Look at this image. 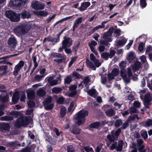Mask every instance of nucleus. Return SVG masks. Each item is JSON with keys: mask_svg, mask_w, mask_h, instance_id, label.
Listing matches in <instances>:
<instances>
[{"mask_svg": "<svg viewBox=\"0 0 152 152\" xmlns=\"http://www.w3.org/2000/svg\"><path fill=\"white\" fill-rule=\"evenodd\" d=\"M29 30V27L27 25L22 24L15 28L14 31L16 35H23L27 33Z\"/></svg>", "mask_w": 152, "mask_h": 152, "instance_id": "1", "label": "nucleus"}, {"mask_svg": "<svg viewBox=\"0 0 152 152\" xmlns=\"http://www.w3.org/2000/svg\"><path fill=\"white\" fill-rule=\"evenodd\" d=\"M88 114L87 110H80L77 114L75 119L77 120V123L79 126L83 124L86 120L85 117L87 116Z\"/></svg>", "mask_w": 152, "mask_h": 152, "instance_id": "2", "label": "nucleus"}, {"mask_svg": "<svg viewBox=\"0 0 152 152\" xmlns=\"http://www.w3.org/2000/svg\"><path fill=\"white\" fill-rule=\"evenodd\" d=\"M6 16L12 22H18L20 20V15L12 10H7L5 13Z\"/></svg>", "mask_w": 152, "mask_h": 152, "instance_id": "3", "label": "nucleus"}, {"mask_svg": "<svg viewBox=\"0 0 152 152\" xmlns=\"http://www.w3.org/2000/svg\"><path fill=\"white\" fill-rule=\"evenodd\" d=\"M31 7L32 8L35 10H43L45 7V5L44 3L37 1H33L31 3Z\"/></svg>", "mask_w": 152, "mask_h": 152, "instance_id": "4", "label": "nucleus"}, {"mask_svg": "<svg viewBox=\"0 0 152 152\" xmlns=\"http://www.w3.org/2000/svg\"><path fill=\"white\" fill-rule=\"evenodd\" d=\"M143 104L144 107L149 109L151 105V102L152 100V97L150 93H146L144 96Z\"/></svg>", "mask_w": 152, "mask_h": 152, "instance_id": "5", "label": "nucleus"}, {"mask_svg": "<svg viewBox=\"0 0 152 152\" xmlns=\"http://www.w3.org/2000/svg\"><path fill=\"white\" fill-rule=\"evenodd\" d=\"M28 0H11L9 5L12 7H19L21 5L23 6Z\"/></svg>", "mask_w": 152, "mask_h": 152, "instance_id": "6", "label": "nucleus"}, {"mask_svg": "<svg viewBox=\"0 0 152 152\" xmlns=\"http://www.w3.org/2000/svg\"><path fill=\"white\" fill-rule=\"evenodd\" d=\"M63 39L62 44L65 48L70 47L72 45L73 41L71 38L65 36L64 37Z\"/></svg>", "mask_w": 152, "mask_h": 152, "instance_id": "7", "label": "nucleus"}, {"mask_svg": "<svg viewBox=\"0 0 152 152\" xmlns=\"http://www.w3.org/2000/svg\"><path fill=\"white\" fill-rule=\"evenodd\" d=\"M106 21L102 22V25H98L94 27L91 30L90 32H88L86 34V35L88 37L90 36L91 34L94 33L96 31L98 30L99 28H104L105 25L104 24L106 23Z\"/></svg>", "mask_w": 152, "mask_h": 152, "instance_id": "8", "label": "nucleus"}, {"mask_svg": "<svg viewBox=\"0 0 152 152\" xmlns=\"http://www.w3.org/2000/svg\"><path fill=\"white\" fill-rule=\"evenodd\" d=\"M17 42L18 41L16 39L14 36H12L9 39L8 43L12 47L14 48L16 46Z\"/></svg>", "mask_w": 152, "mask_h": 152, "instance_id": "9", "label": "nucleus"}, {"mask_svg": "<svg viewBox=\"0 0 152 152\" xmlns=\"http://www.w3.org/2000/svg\"><path fill=\"white\" fill-rule=\"evenodd\" d=\"M90 5V3L89 2H83L81 3V6L78 8V10L81 12H83L86 10Z\"/></svg>", "mask_w": 152, "mask_h": 152, "instance_id": "10", "label": "nucleus"}, {"mask_svg": "<svg viewBox=\"0 0 152 152\" xmlns=\"http://www.w3.org/2000/svg\"><path fill=\"white\" fill-rule=\"evenodd\" d=\"M23 121V124L24 126H26L28 125L31 122V117L28 116L21 117Z\"/></svg>", "mask_w": 152, "mask_h": 152, "instance_id": "11", "label": "nucleus"}, {"mask_svg": "<svg viewBox=\"0 0 152 152\" xmlns=\"http://www.w3.org/2000/svg\"><path fill=\"white\" fill-rule=\"evenodd\" d=\"M21 117L18 118L14 123L15 127L19 128L21 126H24L23 124V121Z\"/></svg>", "mask_w": 152, "mask_h": 152, "instance_id": "12", "label": "nucleus"}, {"mask_svg": "<svg viewBox=\"0 0 152 152\" xmlns=\"http://www.w3.org/2000/svg\"><path fill=\"white\" fill-rule=\"evenodd\" d=\"M70 130L72 133L74 134H78L80 133L81 129L79 127L74 126L70 128Z\"/></svg>", "mask_w": 152, "mask_h": 152, "instance_id": "13", "label": "nucleus"}, {"mask_svg": "<svg viewBox=\"0 0 152 152\" xmlns=\"http://www.w3.org/2000/svg\"><path fill=\"white\" fill-rule=\"evenodd\" d=\"M141 64L140 62L136 61L135 62L134 64L132 66V69L134 72L137 71L141 67Z\"/></svg>", "mask_w": 152, "mask_h": 152, "instance_id": "14", "label": "nucleus"}, {"mask_svg": "<svg viewBox=\"0 0 152 152\" xmlns=\"http://www.w3.org/2000/svg\"><path fill=\"white\" fill-rule=\"evenodd\" d=\"M19 93L18 91L15 92L12 97V101L15 103H17L20 99Z\"/></svg>", "mask_w": 152, "mask_h": 152, "instance_id": "15", "label": "nucleus"}, {"mask_svg": "<svg viewBox=\"0 0 152 152\" xmlns=\"http://www.w3.org/2000/svg\"><path fill=\"white\" fill-rule=\"evenodd\" d=\"M119 66L121 69V74H124V73L126 72L125 68L126 66V64L124 61H122L119 64Z\"/></svg>", "mask_w": 152, "mask_h": 152, "instance_id": "16", "label": "nucleus"}, {"mask_svg": "<svg viewBox=\"0 0 152 152\" xmlns=\"http://www.w3.org/2000/svg\"><path fill=\"white\" fill-rule=\"evenodd\" d=\"M134 53V52H130L129 53L127 59L130 63L134 62L135 61V56Z\"/></svg>", "mask_w": 152, "mask_h": 152, "instance_id": "17", "label": "nucleus"}, {"mask_svg": "<svg viewBox=\"0 0 152 152\" xmlns=\"http://www.w3.org/2000/svg\"><path fill=\"white\" fill-rule=\"evenodd\" d=\"M20 15L21 17L23 18H29L31 17V14L28 12L26 11H23L21 14H19L18 15Z\"/></svg>", "mask_w": 152, "mask_h": 152, "instance_id": "18", "label": "nucleus"}, {"mask_svg": "<svg viewBox=\"0 0 152 152\" xmlns=\"http://www.w3.org/2000/svg\"><path fill=\"white\" fill-rule=\"evenodd\" d=\"M127 42V40L124 37L123 39L119 40L116 43V45L117 46H124Z\"/></svg>", "mask_w": 152, "mask_h": 152, "instance_id": "19", "label": "nucleus"}, {"mask_svg": "<svg viewBox=\"0 0 152 152\" xmlns=\"http://www.w3.org/2000/svg\"><path fill=\"white\" fill-rule=\"evenodd\" d=\"M66 109L65 106L62 105L60 109V117H64L66 115Z\"/></svg>", "mask_w": 152, "mask_h": 152, "instance_id": "20", "label": "nucleus"}, {"mask_svg": "<svg viewBox=\"0 0 152 152\" xmlns=\"http://www.w3.org/2000/svg\"><path fill=\"white\" fill-rule=\"evenodd\" d=\"M105 113L107 116L112 117L115 114V112L113 108H111L106 110Z\"/></svg>", "mask_w": 152, "mask_h": 152, "instance_id": "21", "label": "nucleus"}, {"mask_svg": "<svg viewBox=\"0 0 152 152\" xmlns=\"http://www.w3.org/2000/svg\"><path fill=\"white\" fill-rule=\"evenodd\" d=\"M100 126V123L99 122H96L91 124L89 126V127L91 128L99 129Z\"/></svg>", "mask_w": 152, "mask_h": 152, "instance_id": "22", "label": "nucleus"}, {"mask_svg": "<svg viewBox=\"0 0 152 152\" xmlns=\"http://www.w3.org/2000/svg\"><path fill=\"white\" fill-rule=\"evenodd\" d=\"M107 138L109 140V141L110 142H113L115 140H117L118 139L115 137V134L111 135L108 134L107 135Z\"/></svg>", "mask_w": 152, "mask_h": 152, "instance_id": "23", "label": "nucleus"}, {"mask_svg": "<svg viewBox=\"0 0 152 152\" xmlns=\"http://www.w3.org/2000/svg\"><path fill=\"white\" fill-rule=\"evenodd\" d=\"M46 94V92L45 90L41 89L39 90L37 92V96L40 97H43Z\"/></svg>", "mask_w": 152, "mask_h": 152, "instance_id": "24", "label": "nucleus"}, {"mask_svg": "<svg viewBox=\"0 0 152 152\" xmlns=\"http://www.w3.org/2000/svg\"><path fill=\"white\" fill-rule=\"evenodd\" d=\"M1 128L4 131H9L10 129V124L7 123H4L1 125Z\"/></svg>", "mask_w": 152, "mask_h": 152, "instance_id": "25", "label": "nucleus"}, {"mask_svg": "<svg viewBox=\"0 0 152 152\" xmlns=\"http://www.w3.org/2000/svg\"><path fill=\"white\" fill-rule=\"evenodd\" d=\"M9 96L6 95L5 96H2L1 94L0 95V100L3 102H7L8 101L9 99Z\"/></svg>", "mask_w": 152, "mask_h": 152, "instance_id": "26", "label": "nucleus"}, {"mask_svg": "<svg viewBox=\"0 0 152 152\" xmlns=\"http://www.w3.org/2000/svg\"><path fill=\"white\" fill-rule=\"evenodd\" d=\"M73 78L72 75H69L67 76L64 79V83L65 84H69L72 81V78Z\"/></svg>", "mask_w": 152, "mask_h": 152, "instance_id": "27", "label": "nucleus"}, {"mask_svg": "<svg viewBox=\"0 0 152 152\" xmlns=\"http://www.w3.org/2000/svg\"><path fill=\"white\" fill-rule=\"evenodd\" d=\"M72 78L75 77L76 79H80L81 78L82 75L77 72L74 71L70 74Z\"/></svg>", "mask_w": 152, "mask_h": 152, "instance_id": "28", "label": "nucleus"}, {"mask_svg": "<svg viewBox=\"0 0 152 152\" xmlns=\"http://www.w3.org/2000/svg\"><path fill=\"white\" fill-rule=\"evenodd\" d=\"M36 14L41 16H46L48 14V12L45 11L44 10L36 12Z\"/></svg>", "mask_w": 152, "mask_h": 152, "instance_id": "29", "label": "nucleus"}, {"mask_svg": "<svg viewBox=\"0 0 152 152\" xmlns=\"http://www.w3.org/2000/svg\"><path fill=\"white\" fill-rule=\"evenodd\" d=\"M21 68L18 65H16L14 68V71L13 72V75L15 76H17Z\"/></svg>", "mask_w": 152, "mask_h": 152, "instance_id": "30", "label": "nucleus"}, {"mask_svg": "<svg viewBox=\"0 0 152 152\" xmlns=\"http://www.w3.org/2000/svg\"><path fill=\"white\" fill-rule=\"evenodd\" d=\"M124 75L121 74V77L123 78V79L124 80L125 82L126 83H129L130 82V79L129 78V77H127V74L126 73V72L124 73Z\"/></svg>", "mask_w": 152, "mask_h": 152, "instance_id": "31", "label": "nucleus"}, {"mask_svg": "<svg viewBox=\"0 0 152 152\" xmlns=\"http://www.w3.org/2000/svg\"><path fill=\"white\" fill-rule=\"evenodd\" d=\"M86 62L88 66L92 70H96V68L95 66L89 60H87Z\"/></svg>", "mask_w": 152, "mask_h": 152, "instance_id": "32", "label": "nucleus"}, {"mask_svg": "<svg viewBox=\"0 0 152 152\" xmlns=\"http://www.w3.org/2000/svg\"><path fill=\"white\" fill-rule=\"evenodd\" d=\"M67 152H75V149L72 145H68L67 147Z\"/></svg>", "mask_w": 152, "mask_h": 152, "instance_id": "33", "label": "nucleus"}, {"mask_svg": "<svg viewBox=\"0 0 152 152\" xmlns=\"http://www.w3.org/2000/svg\"><path fill=\"white\" fill-rule=\"evenodd\" d=\"M122 124V120L121 119H118L115 121L114 125L116 128H118Z\"/></svg>", "mask_w": 152, "mask_h": 152, "instance_id": "34", "label": "nucleus"}, {"mask_svg": "<svg viewBox=\"0 0 152 152\" xmlns=\"http://www.w3.org/2000/svg\"><path fill=\"white\" fill-rule=\"evenodd\" d=\"M10 114L11 115L15 116V118H17L20 115V113L16 111H12L10 113Z\"/></svg>", "mask_w": 152, "mask_h": 152, "instance_id": "35", "label": "nucleus"}, {"mask_svg": "<svg viewBox=\"0 0 152 152\" xmlns=\"http://www.w3.org/2000/svg\"><path fill=\"white\" fill-rule=\"evenodd\" d=\"M62 90V89L61 88L54 87L52 89V92L55 94H58L60 93Z\"/></svg>", "mask_w": 152, "mask_h": 152, "instance_id": "36", "label": "nucleus"}, {"mask_svg": "<svg viewBox=\"0 0 152 152\" xmlns=\"http://www.w3.org/2000/svg\"><path fill=\"white\" fill-rule=\"evenodd\" d=\"M96 91V90L95 89L92 88L89 90L88 91L87 93L90 96H93L95 95Z\"/></svg>", "mask_w": 152, "mask_h": 152, "instance_id": "37", "label": "nucleus"}, {"mask_svg": "<svg viewBox=\"0 0 152 152\" xmlns=\"http://www.w3.org/2000/svg\"><path fill=\"white\" fill-rule=\"evenodd\" d=\"M111 73L115 76H117L119 74V70L117 68L113 69L111 72Z\"/></svg>", "mask_w": 152, "mask_h": 152, "instance_id": "38", "label": "nucleus"}, {"mask_svg": "<svg viewBox=\"0 0 152 152\" xmlns=\"http://www.w3.org/2000/svg\"><path fill=\"white\" fill-rule=\"evenodd\" d=\"M72 16H70L66 17L62 19H61L57 21L55 24L54 25H56L58 24L59 23H62L63 21L72 18Z\"/></svg>", "mask_w": 152, "mask_h": 152, "instance_id": "39", "label": "nucleus"}, {"mask_svg": "<svg viewBox=\"0 0 152 152\" xmlns=\"http://www.w3.org/2000/svg\"><path fill=\"white\" fill-rule=\"evenodd\" d=\"M152 126V120L148 119L145 122L144 126L145 127H150Z\"/></svg>", "mask_w": 152, "mask_h": 152, "instance_id": "40", "label": "nucleus"}, {"mask_svg": "<svg viewBox=\"0 0 152 152\" xmlns=\"http://www.w3.org/2000/svg\"><path fill=\"white\" fill-rule=\"evenodd\" d=\"M65 99L62 96L59 97L57 100L56 102L58 104H63L64 101Z\"/></svg>", "mask_w": 152, "mask_h": 152, "instance_id": "41", "label": "nucleus"}, {"mask_svg": "<svg viewBox=\"0 0 152 152\" xmlns=\"http://www.w3.org/2000/svg\"><path fill=\"white\" fill-rule=\"evenodd\" d=\"M109 53L107 52H103L101 55L102 58H104L105 60L108 59V57H109Z\"/></svg>", "mask_w": 152, "mask_h": 152, "instance_id": "42", "label": "nucleus"}, {"mask_svg": "<svg viewBox=\"0 0 152 152\" xmlns=\"http://www.w3.org/2000/svg\"><path fill=\"white\" fill-rule=\"evenodd\" d=\"M51 56L54 57L58 58H61L63 57V55L62 54L57 53H53L51 54Z\"/></svg>", "mask_w": 152, "mask_h": 152, "instance_id": "43", "label": "nucleus"}, {"mask_svg": "<svg viewBox=\"0 0 152 152\" xmlns=\"http://www.w3.org/2000/svg\"><path fill=\"white\" fill-rule=\"evenodd\" d=\"M145 44L143 42H141L139 44L138 50L140 52H142L143 50Z\"/></svg>", "mask_w": 152, "mask_h": 152, "instance_id": "44", "label": "nucleus"}, {"mask_svg": "<svg viewBox=\"0 0 152 152\" xmlns=\"http://www.w3.org/2000/svg\"><path fill=\"white\" fill-rule=\"evenodd\" d=\"M14 117L11 116H6L2 117V120L3 121H12Z\"/></svg>", "mask_w": 152, "mask_h": 152, "instance_id": "45", "label": "nucleus"}, {"mask_svg": "<svg viewBox=\"0 0 152 152\" xmlns=\"http://www.w3.org/2000/svg\"><path fill=\"white\" fill-rule=\"evenodd\" d=\"M54 106V104L50 103L45 106V109L46 110H51L53 109Z\"/></svg>", "mask_w": 152, "mask_h": 152, "instance_id": "46", "label": "nucleus"}, {"mask_svg": "<svg viewBox=\"0 0 152 152\" xmlns=\"http://www.w3.org/2000/svg\"><path fill=\"white\" fill-rule=\"evenodd\" d=\"M52 98L51 96L47 97L45 100V105L50 103L52 100Z\"/></svg>", "mask_w": 152, "mask_h": 152, "instance_id": "47", "label": "nucleus"}, {"mask_svg": "<svg viewBox=\"0 0 152 152\" xmlns=\"http://www.w3.org/2000/svg\"><path fill=\"white\" fill-rule=\"evenodd\" d=\"M44 76L45 75H37L35 76L34 78L36 80H37L38 82H39Z\"/></svg>", "mask_w": 152, "mask_h": 152, "instance_id": "48", "label": "nucleus"}, {"mask_svg": "<svg viewBox=\"0 0 152 152\" xmlns=\"http://www.w3.org/2000/svg\"><path fill=\"white\" fill-rule=\"evenodd\" d=\"M121 128H120L115 131V137L116 138H118L119 136L121 134Z\"/></svg>", "mask_w": 152, "mask_h": 152, "instance_id": "49", "label": "nucleus"}, {"mask_svg": "<svg viewBox=\"0 0 152 152\" xmlns=\"http://www.w3.org/2000/svg\"><path fill=\"white\" fill-rule=\"evenodd\" d=\"M28 104L30 108H32L35 106V103L34 101L31 100L28 102Z\"/></svg>", "mask_w": 152, "mask_h": 152, "instance_id": "50", "label": "nucleus"}, {"mask_svg": "<svg viewBox=\"0 0 152 152\" xmlns=\"http://www.w3.org/2000/svg\"><path fill=\"white\" fill-rule=\"evenodd\" d=\"M58 36L56 38L52 37V42H54V43H56L60 41V34H58Z\"/></svg>", "mask_w": 152, "mask_h": 152, "instance_id": "51", "label": "nucleus"}, {"mask_svg": "<svg viewBox=\"0 0 152 152\" xmlns=\"http://www.w3.org/2000/svg\"><path fill=\"white\" fill-rule=\"evenodd\" d=\"M140 4L142 8H145L147 5L145 0H140Z\"/></svg>", "mask_w": 152, "mask_h": 152, "instance_id": "52", "label": "nucleus"}, {"mask_svg": "<svg viewBox=\"0 0 152 152\" xmlns=\"http://www.w3.org/2000/svg\"><path fill=\"white\" fill-rule=\"evenodd\" d=\"M117 142H115L112 144L111 146L110 147V150L113 151L115 149H116Z\"/></svg>", "mask_w": 152, "mask_h": 152, "instance_id": "53", "label": "nucleus"}, {"mask_svg": "<svg viewBox=\"0 0 152 152\" xmlns=\"http://www.w3.org/2000/svg\"><path fill=\"white\" fill-rule=\"evenodd\" d=\"M141 136L144 138L145 140L148 137L147 132L146 131H143L141 134Z\"/></svg>", "mask_w": 152, "mask_h": 152, "instance_id": "54", "label": "nucleus"}, {"mask_svg": "<svg viewBox=\"0 0 152 152\" xmlns=\"http://www.w3.org/2000/svg\"><path fill=\"white\" fill-rule=\"evenodd\" d=\"M94 62L95 67H98L101 64V63L100 62L99 60L98 59L96 60L95 61H94Z\"/></svg>", "mask_w": 152, "mask_h": 152, "instance_id": "55", "label": "nucleus"}, {"mask_svg": "<svg viewBox=\"0 0 152 152\" xmlns=\"http://www.w3.org/2000/svg\"><path fill=\"white\" fill-rule=\"evenodd\" d=\"M121 31L119 29H115L114 31V33L115 34H117L115 36L117 38H118L121 35Z\"/></svg>", "mask_w": 152, "mask_h": 152, "instance_id": "56", "label": "nucleus"}, {"mask_svg": "<svg viewBox=\"0 0 152 152\" xmlns=\"http://www.w3.org/2000/svg\"><path fill=\"white\" fill-rule=\"evenodd\" d=\"M77 86L76 85H73L69 87V90L72 91H76V89L77 88Z\"/></svg>", "mask_w": 152, "mask_h": 152, "instance_id": "57", "label": "nucleus"}, {"mask_svg": "<svg viewBox=\"0 0 152 152\" xmlns=\"http://www.w3.org/2000/svg\"><path fill=\"white\" fill-rule=\"evenodd\" d=\"M83 149L86 152H89L90 151H93V149L92 148L89 146H86L83 147Z\"/></svg>", "mask_w": 152, "mask_h": 152, "instance_id": "58", "label": "nucleus"}, {"mask_svg": "<svg viewBox=\"0 0 152 152\" xmlns=\"http://www.w3.org/2000/svg\"><path fill=\"white\" fill-rule=\"evenodd\" d=\"M7 69V66L6 65L1 66H0V70L3 71L4 72H6Z\"/></svg>", "mask_w": 152, "mask_h": 152, "instance_id": "59", "label": "nucleus"}, {"mask_svg": "<svg viewBox=\"0 0 152 152\" xmlns=\"http://www.w3.org/2000/svg\"><path fill=\"white\" fill-rule=\"evenodd\" d=\"M115 50H110V54L109 53L110 58H111L113 57L115 55Z\"/></svg>", "mask_w": 152, "mask_h": 152, "instance_id": "60", "label": "nucleus"}, {"mask_svg": "<svg viewBox=\"0 0 152 152\" xmlns=\"http://www.w3.org/2000/svg\"><path fill=\"white\" fill-rule=\"evenodd\" d=\"M52 37L50 36H49L48 37H45L43 40V43H44L46 40L48 42H52Z\"/></svg>", "mask_w": 152, "mask_h": 152, "instance_id": "61", "label": "nucleus"}, {"mask_svg": "<svg viewBox=\"0 0 152 152\" xmlns=\"http://www.w3.org/2000/svg\"><path fill=\"white\" fill-rule=\"evenodd\" d=\"M80 45V42H78V43H77V44L75 45L73 47V49L74 51H75V52H77V49H78V48H79V47Z\"/></svg>", "mask_w": 152, "mask_h": 152, "instance_id": "62", "label": "nucleus"}, {"mask_svg": "<svg viewBox=\"0 0 152 152\" xmlns=\"http://www.w3.org/2000/svg\"><path fill=\"white\" fill-rule=\"evenodd\" d=\"M77 91H71V92L69 94V96L71 97H73L77 94Z\"/></svg>", "mask_w": 152, "mask_h": 152, "instance_id": "63", "label": "nucleus"}, {"mask_svg": "<svg viewBox=\"0 0 152 152\" xmlns=\"http://www.w3.org/2000/svg\"><path fill=\"white\" fill-rule=\"evenodd\" d=\"M31 151V149L30 147H25L21 150V152H28Z\"/></svg>", "mask_w": 152, "mask_h": 152, "instance_id": "64", "label": "nucleus"}]
</instances>
